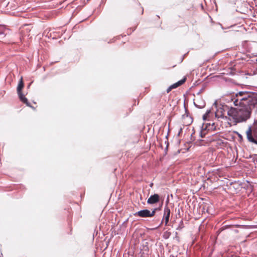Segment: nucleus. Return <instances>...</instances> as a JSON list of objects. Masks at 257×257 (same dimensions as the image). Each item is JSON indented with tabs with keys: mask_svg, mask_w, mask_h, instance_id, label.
I'll list each match as a JSON object with an SVG mask.
<instances>
[{
	"mask_svg": "<svg viewBox=\"0 0 257 257\" xmlns=\"http://www.w3.org/2000/svg\"><path fill=\"white\" fill-rule=\"evenodd\" d=\"M24 87V83L23 82V78L22 77L21 78L20 80L19 83L18 84V86L17 87V92L18 95L19 96V98L20 100L23 102L24 103H26L27 106H30V103H29L27 98L22 94L21 90L23 89Z\"/></svg>",
	"mask_w": 257,
	"mask_h": 257,
	"instance_id": "2",
	"label": "nucleus"
},
{
	"mask_svg": "<svg viewBox=\"0 0 257 257\" xmlns=\"http://www.w3.org/2000/svg\"><path fill=\"white\" fill-rule=\"evenodd\" d=\"M5 27L3 26L0 25V35L4 33Z\"/></svg>",
	"mask_w": 257,
	"mask_h": 257,
	"instance_id": "9",
	"label": "nucleus"
},
{
	"mask_svg": "<svg viewBox=\"0 0 257 257\" xmlns=\"http://www.w3.org/2000/svg\"><path fill=\"white\" fill-rule=\"evenodd\" d=\"M200 136L201 138H203L205 136V134H203L202 132H201L200 133Z\"/></svg>",
	"mask_w": 257,
	"mask_h": 257,
	"instance_id": "12",
	"label": "nucleus"
},
{
	"mask_svg": "<svg viewBox=\"0 0 257 257\" xmlns=\"http://www.w3.org/2000/svg\"><path fill=\"white\" fill-rule=\"evenodd\" d=\"M236 98L232 99L235 108H231L227 114L236 122L246 120L249 116L250 110L257 104V96L245 92H239L236 94Z\"/></svg>",
	"mask_w": 257,
	"mask_h": 257,
	"instance_id": "1",
	"label": "nucleus"
},
{
	"mask_svg": "<svg viewBox=\"0 0 257 257\" xmlns=\"http://www.w3.org/2000/svg\"><path fill=\"white\" fill-rule=\"evenodd\" d=\"M210 112V111L209 110H207V112L205 113H208V114Z\"/></svg>",
	"mask_w": 257,
	"mask_h": 257,
	"instance_id": "13",
	"label": "nucleus"
},
{
	"mask_svg": "<svg viewBox=\"0 0 257 257\" xmlns=\"http://www.w3.org/2000/svg\"><path fill=\"white\" fill-rule=\"evenodd\" d=\"M186 80V79L185 78H184L179 81H178L177 82L171 85V87L173 89L174 88H176L177 87H178V86H180L181 85H182Z\"/></svg>",
	"mask_w": 257,
	"mask_h": 257,
	"instance_id": "7",
	"label": "nucleus"
},
{
	"mask_svg": "<svg viewBox=\"0 0 257 257\" xmlns=\"http://www.w3.org/2000/svg\"><path fill=\"white\" fill-rule=\"evenodd\" d=\"M170 210L169 208L166 206L164 208V217L165 220V225H167L168 223L169 217H170Z\"/></svg>",
	"mask_w": 257,
	"mask_h": 257,
	"instance_id": "5",
	"label": "nucleus"
},
{
	"mask_svg": "<svg viewBox=\"0 0 257 257\" xmlns=\"http://www.w3.org/2000/svg\"><path fill=\"white\" fill-rule=\"evenodd\" d=\"M157 210V208H154L152 211H150L148 209H144L138 211L135 215L141 217H152L155 215Z\"/></svg>",
	"mask_w": 257,
	"mask_h": 257,
	"instance_id": "3",
	"label": "nucleus"
},
{
	"mask_svg": "<svg viewBox=\"0 0 257 257\" xmlns=\"http://www.w3.org/2000/svg\"><path fill=\"white\" fill-rule=\"evenodd\" d=\"M172 89L173 88H172L171 86H170L167 89V93H169Z\"/></svg>",
	"mask_w": 257,
	"mask_h": 257,
	"instance_id": "10",
	"label": "nucleus"
},
{
	"mask_svg": "<svg viewBox=\"0 0 257 257\" xmlns=\"http://www.w3.org/2000/svg\"><path fill=\"white\" fill-rule=\"evenodd\" d=\"M170 235L171 233L170 232L166 231L164 233L163 237L165 239H167L170 237Z\"/></svg>",
	"mask_w": 257,
	"mask_h": 257,
	"instance_id": "8",
	"label": "nucleus"
},
{
	"mask_svg": "<svg viewBox=\"0 0 257 257\" xmlns=\"http://www.w3.org/2000/svg\"><path fill=\"white\" fill-rule=\"evenodd\" d=\"M246 136L247 139L249 141L253 143H256L255 141L252 138L251 135V131L250 127H249L248 130L246 131Z\"/></svg>",
	"mask_w": 257,
	"mask_h": 257,
	"instance_id": "6",
	"label": "nucleus"
},
{
	"mask_svg": "<svg viewBox=\"0 0 257 257\" xmlns=\"http://www.w3.org/2000/svg\"><path fill=\"white\" fill-rule=\"evenodd\" d=\"M207 116H208V113H205V114H204L203 115V119L204 120H205V119H206V118H207Z\"/></svg>",
	"mask_w": 257,
	"mask_h": 257,
	"instance_id": "11",
	"label": "nucleus"
},
{
	"mask_svg": "<svg viewBox=\"0 0 257 257\" xmlns=\"http://www.w3.org/2000/svg\"><path fill=\"white\" fill-rule=\"evenodd\" d=\"M160 197L158 194H155L151 195L148 199L147 203L150 204H155L159 202Z\"/></svg>",
	"mask_w": 257,
	"mask_h": 257,
	"instance_id": "4",
	"label": "nucleus"
}]
</instances>
